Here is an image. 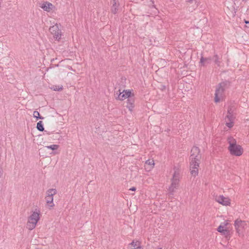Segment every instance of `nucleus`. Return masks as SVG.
I'll return each mask as SVG.
<instances>
[{"mask_svg": "<svg viewBox=\"0 0 249 249\" xmlns=\"http://www.w3.org/2000/svg\"><path fill=\"white\" fill-rule=\"evenodd\" d=\"M229 83L223 82L220 83L216 89L214 94V101L216 103L222 101L225 96V90L228 88Z\"/></svg>", "mask_w": 249, "mask_h": 249, "instance_id": "obj_1", "label": "nucleus"}, {"mask_svg": "<svg viewBox=\"0 0 249 249\" xmlns=\"http://www.w3.org/2000/svg\"><path fill=\"white\" fill-rule=\"evenodd\" d=\"M228 143H229V150L230 153L234 156H240L243 152L241 146L236 144V141L233 138L230 137L228 139Z\"/></svg>", "mask_w": 249, "mask_h": 249, "instance_id": "obj_2", "label": "nucleus"}, {"mask_svg": "<svg viewBox=\"0 0 249 249\" xmlns=\"http://www.w3.org/2000/svg\"><path fill=\"white\" fill-rule=\"evenodd\" d=\"M40 211L36 209L35 211L29 217L27 223V228L29 230H32L36 227V224L40 219Z\"/></svg>", "mask_w": 249, "mask_h": 249, "instance_id": "obj_3", "label": "nucleus"}, {"mask_svg": "<svg viewBox=\"0 0 249 249\" xmlns=\"http://www.w3.org/2000/svg\"><path fill=\"white\" fill-rule=\"evenodd\" d=\"M40 211L36 209L35 211L29 217L27 223V228L29 230H32L36 227V224L40 219Z\"/></svg>", "mask_w": 249, "mask_h": 249, "instance_id": "obj_4", "label": "nucleus"}, {"mask_svg": "<svg viewBox=\"0 0 249 249\" xmlns=\"http://www.w3.org/2000/svg\"><path fill=\"white\" fill-rule=\"evenodd\" d=\"M57 194V191L55 189H50L46 191L45 199L47 204L50 208L54 206L53 203V196Z\"/></svg>", "mask_w": 249, "mask_h": 249, "instance_id": "obj_5", "label": "nucleus"}, {"mask_svg": "<svg viewBox=\"0 0 249 249\" xmlns=\"http://www.w3.org/2000/svg\"><path fill=\"white\" fill-rule=\"evenodd\" d=\"M190 165V170L191 175L196 177L198 173V168L199 166V160L198 158L191 159Z\"/></svg>", "mask_w": 249, "mask_h": 249, "instance_id": "obj_6", "label": "nucleus"}, {"mask_svg": "<svg viewBox=\"0 0 249 249\" xmlns=\"http://www.w3.org/2000/svg\"><path fill=\"white\" fill-rule=\"evenodd\" d=\"M228 222L227 221H225L224 222L221 223V224L217 228V231L226 236L229 235L230 231L226 228V226L228 225Z\"/></svg>", "mask_w": 249, "mask_h": 249, "instance_id": "obj_7", "label": "nucleus"}, {"mask_svg": "<svg viewBox=\"0 0 249 249\" xmlns=\"http://www.w3.org/2000/svg\"><path fill=\"white\" fill-rule=\"evenodd\" d=\"M50 31L56 40H59L61 39V31L59 29L58 26L55 25L50 27Z\"/></svg>", "mask_w": 249, "mask_h": 249, "instance_id": "obj_8", "label": "nucleus"}, {"mask_svg": "<svg viewBox=\"0 0 249 249\" xmlns=\"http://www.w3.org/2000/svg\"><path fill=\"white\" fill-rule=\"evenodd\" d=\"M215 200L224 206H228L231 203L230 199L227 197H224L223 196H216Z\"/></svg>", "mask_w": 249, "mask_h": 249, "instance_id": "obj_9", "label": "nucleus"}, {"mask_svg": "<svg viewBox=\"0 0 249 249\" xmlns=\"http://www.w3.org/2000/svg\"><path fill=\"white\" fill-rule=\"evenodd\" d=\"M172 183L171 185L169 187V191L171 195H173L176 191V189L178 188L179 185V180L177 179H172Z\"/></svg>", "mask_w": 249, "mask_h": 249, "instance_id": "obj_10", "label": "nucleus"}, {"mask_svg": "<svg viewBox=\"0 0 249 249\" xmlns=\"http://www.w3.org/2000/svg\"><path fill=\"white\" fill-rule=\"evenodd\" d=\"M246 225V222L241 220H236L234 222V226L235 229L236 231L239 233L242 231V230L244 228Z\"/></svg>", "mask_w": 249, "mask_h": 249, "instance_id": "obj_11", "label": "nucleus"}, {"mask_svg": "<svg viewBox=\"0 0 249 249\" xmlns=\"http://www.w3.org/2000/svg\"><path fill=\"white\" fill-rule=\"evenodd\" d=\"M234 119V116L232 113H228L225 118L226 125L229 128H231L233 125V121Z\"/></svg>", "mask_w": 249, "mask_h": 249, "instance_id": "obj_12", "label": "nucleus"}, {"mask_svg": "<svg viewBox=\"0 0 249 249\" xmlns=\"http://www.w3.org/2000/svg\"><path fill=\"white\" fill-rule=\"evenodd\" d=\"M130 95V91L124 90L123 92H120L117 97H116V99L119 100H124L126 98H129Z\"/></svg>", "mask_w": 249, "mask_h": 249, "instance_id": "obj_13", "label": "nucleus"}, {"mask_svg": "<svg viewBox=\"0 0 249 249\" xmlns=\"http://www.w3.org/2000/svg\"><path fill=\"white\" fill-rule=\"evenodd\" d=\"M200 150L198 147L196 146H194L191 151V159L197 158L199 155Z\"/></svg>", "mask_w": 249, "mask_h": 249, "instance_id": "obj_14", "label": "nucleus"}, {"mask_svg": "<svg viewBox=\"0 0 249 249\" xmlns=\"http://www.w3.org/2000/svg\"><path fill=\"white\" fill-rule=\"evenodd\" d=\"M212 62V58L211 57L204 58L201 56L200 59V64L201 66H206L207 65L210 64Z\"/></svg>", "mask_w": 249, "mask_h": 249, "instance_id": "obj_15", "label": "nucleus"}, {"mask_svg": "<svg viewBox=\"0 0 249 249\" xmlns=\"http://www.w3.org/2000/svg\"><path fill=\"white\" fill-rule=\"evenodd\" d=\"M41 7L44 11L47 12H50L53 7V5L51 3L46 1L42 4Z\"/></svg>", "mask_w": 249, "mask_h": 249, "instance_id": "obj_16", "label": "nucleus"}, {"mask_svg": "<svg viewBox=\"0 0 249 249\" xmlns=\"http://www.w3.org/2000/svg\"><path fill=\"white\" fill-rule=\"evenodd\" d=\"M134 98L130 97L127 100L126 107L129 109L130 111H132L134 108Z\"/></svg>", "mask_w": 249, "mask_h": 249, "instance_id": "obj_17", "label": "nucleus"}, {"mask_svg": "<svg viewBox=\"0 0 249 249\" xmlns=\"http://www.w3.org/2000/svg\"><path fill=\"white\" fill-rule=\"evenodd\" d=\"M174 173L173 176V178L172 179H177V180H179L180 178V171L178 168H177L176 167H175L174 168Z\"/></svg>", "mask_w": 249, "mask_h": 249, "instance_id": "obj_18", "label": "nucleus"}, {"mask_svg": "<svg viewBox=\"0 0 249 249\" xmlns=\"http://www.w3.org/2000/svg\"><path fill=\"white\" fill-rule=\"evenodd\" d=\"M118 5L119 3H118L117 1H112L111 11L113 13L116 14L117 13Z\"/></svg>", "mask_w": 249, "mask_h": 249, "instance_id": "obj_19", "label": "nucleus"}, {"mask_svg": "<svg viewBox=\"0 0 249 249\" xmlns=\"http://www.w3.org/2000/svg\"><path fill=\"white\" fill-rule=\"evenodd\" d=\"M214 63L218 67L220 66L221 63V57H220L217 54H214L213 56Z\"/></svg>", "mask_w": 249, "mask_h": 249, "instance_id": "obj_20", "label": "nucleus"}, {"mask_svg": "<svg viewBox=\"0 0 249 249\" xmlns=\"http://www.w3.org/2000/svg\"><path fill=\"white\" fill-rule=\"evenodd\" d=\"M36 128L39 131H43L44 130L43 122L42 121H39L37 123Z\"/></svg>", "mask_w": 249, "mask_h": 249, "instance_id": "obj_21", "label": "nucleus"}, {"mask_svg": "<svg viewBox=\"0 0 249 249\" xmlns=\"http://www.w3.org/2000/svg\"><path fill=\"white\" fill-rule=\"evenodd\" d=\"M145 164L150 166L149 168V170H150L153 168L155 163L153 160H148L145 161Z\"/></svg>", "mask_w": 249, "mask_h": 249, "instance_id": "obj_22", "label": "nucleus"}, {"mask_svg": "<svg viewBox=\"0 0 249 249\" xmlns=\"http://www.w3.org/2000/svg\"><path fill=\"white\" fill-rule=\"evenodd\" d=\"M33 116L34 118H36L37 120L38 119H41V120H43L44 119V117L41 116L40 115V114L39 113V112H38L37 111H35L33 113Z\"/></svg>", "mask_w": 249, "mask_h": 249, "instance_id": "obj_23", "label": "nucleus"}, {"mask_svg": "<svg viewBox=\"0 0 249 249\" xmlns=\"http://www.w3.org/2000/svg\"><path fill=\"white\" fill-rule=\"evenodd\" d=\"M46 147L48 149H52L53 150H56L58 148L59 145L57 144H52L51 145L47 146Z\"/></svg>", "mask_w": 249, "mask_h": 249, "instance_id": "obj_24", "label": "nucleus"}, {"mask_svg": "<svg viewBox=\"0 0 249 249\" xmlns=\"http://www.w3.org/2000/svg\"><path fill=\"white\" fill-rule=\"evenodd\" d=\"M51 89L54 91H59L62 89V87H59V86H53Z\"/></svg>", "mask_w": 249, "mask_h": 249, "instance_id": "obj_25", "label": "nucleus"}, {"mask_svg": "<svg viewBox=\"0 0 249 249\" xmlns=\"http://www.w3.org/2000/svg\"><path fill=\"white\" fill-rule=\"evenodd\" d=\"M233 109H232V107H228V113H232L233 114Z\"/></svg>", "mask_w": 249, "mask_h": 249, "instance_id": "obj_26", "label": "nucleus"}, {"mask_svg": "<svg viewBox=\"0 0 249 249\" xmlns=\"http://www.w3.org/2000/svg\"><path fill=\"white\" fill-rule=\"evenodd\" d=\"M3 175V170L1 168H0V178Z\"/></svg>", "mask_w": 249, "mask_h": 249, "instance_id": "obj_27", "label": "nucleus"}, {"mask_svg": "<svg viewBox=\"0 0 249 249\" xmlns=\"http://www.w3.org/2000/svg\"><path fill=\"white\" fill-rule=\"evenodd\" d=\"M136 188L134 187H132V188H130L129 189V190L130 191H135L136 190Z\"/></svg>", "mask_w": 249, "mask_h": 249, "instance_id": "obj_28", "label": "nucleus"}, {"mask_svg": "<svg viewBox=\"0 0 249 249\" xmlns=\"http://www.w3.org/2000/svg\"><path fill=\"white\" fill-rule=\"evenodd\" d=\"M131 244L133 246H134V247H135V246H136V243H135L134 241H133V242L131 243Z\"/></svg>", "mask_w": 249, "mask_h": 249, "instance_id": "obj_29", "label": "nucleus"}, {"mask_svg": "<svg viewBox=\"0 0 249 249\" xmlns=\"http://www.w3.org/2000/svg\"><path fill=\"white\" fill-rule=\"evenodd\" d=\"M193 0H186V1L189 3H192Z\"/></svg>", "mask_w": 249, "mask_h": 249, "instance_id": "obj_30", "label": "nucleus"}, {"mask_svg": "<svg viewBox=\"0 0 249 249\" xmlns=\"http://www.w3.org/2000/svg\"><path fill=\"white\" fill-rule=\"evenodd\" d=\"M141 249V247L139 246V247H137L136 248H134L133 249Z\"/></svg>", "mask_w": 249, "mask_h": 249, "instance_id": "obj_31", "label": "nucleus"}, {"mask_svg": "<svg viewBox=\"0 0 249 249\" xmlns=\"http://www.w3.org/2000/svg\"><path fill=\"white\" fill-rule=\"evenodd\" d=\"M245 23H246V24L249 23V21H245Z\"/></svg>", "mask_w": 249, "mask_h": 249, "instance_id": "obj_32", "label": "nucleus"}, {"mask_svg": "<svg viewBox=\"0 0 249 249\" xmlns=\"http://www.w3.org/2000/svg\"><path fill=\"white\" fill-rule=\"evenodd\" d=\"M112 1H117V0H112Z\"/></svg>", "mask_w": 249, "mask_h": 249, "instance_id": "obj_33", "label": "nucleus"}, {"mask_svg": "<svg viewBox=\"0 0 249 249\" xmlns=\"http://www.w3.org/2000/svg\"><path fill=\"white\" fill-rule=\"evenodd\" d=\"M161 249V248H160V249Z\"/></svg>", "mask_w": 249, "mask_h": 249, "instance_id": "obj_34", "label": "nucleus"}]
</instances>
